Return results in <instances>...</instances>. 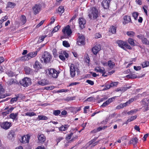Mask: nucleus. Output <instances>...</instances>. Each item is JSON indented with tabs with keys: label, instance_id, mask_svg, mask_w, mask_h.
Returning <instances> with one entry per match:
<instances>
[{
	"label": "nucleus",
	"instance_id": "obj_1",
	"mask_svg": "<svg viewBox=\"0 0 149 149\" xmlns=\"http://www.w3.org/2000/svg\"><path fill=\"white\" fill-rule=\"evenodd\" d=\"M99 12L95 7L91 8L88 12L89 18L92 19H95L98 17Z\"/></svg>",
	"mask_w": 149,
	"mask_h": 149
},
{
	"label": "nucleus",
	"instance_id": "obj_2",
	"mask_svg": "<svg viewBox=\"0 0 149 149\" xmlns=\"http://www.w3.org/2000/svg\"><path fill=\"white\" fill-rule=\"evenodd\" d=\"M47 75L50 77L56 78L58 76L59 73L55 69L53 68H48L46 70Z\"/></svg>",
	"mask_w": 149,
	"mask_h": 149
},
{
	"label": "nucleus",
	"instance_id": "obj_3",
	"mask_svg": "<svg viewBox=\"0 0 149 149\" xmlns=\"http://www.w3.org/2000/svg\"><path fill=\"white\" fill-rule=\"evenodd\" d=\"M52 58V55L48 52H45L42 55L41 59L42 61H43L45 63L50 62Z\"/></svg>",
	"mask_w": 149,
	"mask_h": 149
},
{
	"label": "nucleus",
	"instance_id": "obj_4",
	"mask_svg": "<svg viewBox=\"0 0 149 149\" xmlns=\"http://www.w3.org/2000/svg\"><path fill=\"white\" fill-rule=\"evenodd\" d=\"M20 84L24 87H27L31 84V79L27 77H25L20 81Z\"/></svg>",
	"mask_w": 149,
	"mask_h": 149
},
{
	"label": "nucleus",
	"instance_id": "obj_5",
	"mask_svg": "<svg viewBox=\"0 0 149 149\" xmlns=\"http://www.w3.org/2000/svg\"><path fill=\"white\" fill-rule=\"evenodd\" d=\"M70 66V74L71 77H74L76 74V71L77 70L76 65L73 64H71Z\"/></svg>",
	"mask_w": 149,
	"mask_h": 149
},
{
	"label": "nucleus",
	"instance_id": "obj_6",
	"mask_svg": "<svg viewBox=\"0 0 149 149\" xmlns=\"http://www.w3.org/2000/svg\"><path fill=\"white\" fill-rule=\"evenodd\" d=\"M134 101V99L132 98L126 102L124 103H121L119 105H118L116 107V109H120L123 108L125 107H126Z\"/></svg>",
	"mask_w": 149,
	"mask_h": 149
},
{
	"label": "nucleus",
	"instance_id": "obj_7",
	"mask_svg": "<svg viewBox=\"0 0 149 149\" xmlns=\"http://www.w3.org/2000/svg\"><path fill=\"white\" fill-rule=\"evenodd\" d=\"M14 108L11 106H9L6 107L4 109V111L2 113L3 116H6L10 113H11L14 109Z\"/></svg>",
	"mask_w": 149,
	"mask_h": 149
},
{
	"label": "nucleus",
	"instance_id": "obj_8",
	"mask_svg": "<svg viewBox=\"0 0 149 149\" xmlns=\"http://www.w3.org/2000/svg\"><path fill=\"white\" fill-rule=\"evenodd\" d=\"M30 137V136L29 134L24 135L21 137L20 141L23 143H28L29 142Z\"/></svg>",
	"mask_w": 149,
	"mask_h": 149
},
{
	"label": "nucleus",
	"instance_id": "obj_9",
	"mask_svg": "<svg viewBox=\"0 0 149 149\" xmlns=\"http://www.w3.org/2000/svg\"><path fill=\"white\" fill-rule=\"evenodd\" d=\"M69 56V54L66 51H63L59 56V58L62 61H64L65 58H68Z\"/></svg>",
	"mask_w": 149,
	"mask_h": 149
},
{
	"label": "nucleus",
	"instance_id": "obj_10",
	"mask_svg": "<svg viewBox=\"0 0 149 149\" xmlns=\"http://www.w3.org/2000/svg\"><path fill=\"white\" fill-rule=\"evenodd\" d=\"M62 31L65 34H67L68 36H69L72 33V31L70 28L69 25H68L65 29L62 30Z\"/></svg>",
	"mask_w": 149,
	"mask_h": 149
},
{
	"label": "nucleus",
	"instance_id": "obj_11",
	"mask_svg": "<svg viewBox=\"0 0 149 149\" xmlns=\"http://www.w3.org/2000/svg\"><path fill=\"white\" fill-rule=\"evenodd\" d=\"M79 26L82 29L85 27V25L86 23V21L83 17L79 18L78 20Z\"/></svg>",
	"mask_w": 149,
	"mask_h": 149
},
{
	"label": "nucleus",
	"instance_id": "obj_12",
	"mask_svg": "<svg viewBox=\"0 0 149 149\" xmlns=\"http://www.w3.org/2000/svg\"><path fill=\"white\" fill-rule=\"evenodd\" d=\"M77 43L79 45H84L85 44V37L83 36H79Z\"/></svg>",
	"mask_w": 149,
	"mask_h": 149
},
{
	"label": "nucleus",
	"instance_id": "obj_13",
	"mask_svg": "<svg viewBox=\"0 0 149 149\" xmlns=\"http://www.w3.org/2000/svg\"><path fill=\"white\" fill-rule=\"evenodd\" d=\"M137 36L138 38L141 40L142 42L143 43L149 45V42L146 38L144 37L143 35L140 34Z\"/></svg>",
	"mask_w": 149,
	"mask_h": 149
},
{
	"label": "nucleus",
	"instance_id": "obj_14",
	"mask_svg": "<svg viewBox=\"0 0 149 149\" xmlns=\"http://www.w3.org/2000/svg\"><path fill=\"white\" fill-rule=\"evenodd\" d=\"M41 6L40 5H36L32 8L34 14L35 15L38 13L41 10Z\"/></svg>",
	"mask_w": 149,
	"mask_h": 149
},
{
	"label": "nucleus",
	"instance_id": "obj_15",
	"mask_svg": "<svg viewBox=\"0 0 149 149\" xmlns=\"http://www.w3.org/2000/svg\"><path fill=\"white\" fill-rule=\"evenodd\" d=\"M101 46L100 45L97 44L92 48V51L94 54L96 55L99 51L101 50Z\"/></svg>",
	"mask_w": 149,
	"mask_h": 149
},
{
	"label": "nucleus",
	"instance_id": "obj_16",
	"mask_svg": "<svg viewBox=\"0 0 149 149\" xmlns=\"http://www.w3.org/2000/svg\"><path fill=\"white\" fill-rule=\"evenodd\" d=\"M1 127L5 130L9 129L11 126V123L8 122H4L1 124Z\"/></svg>",
	"mask_w": 149,
	"mask_h": 149
},
{
	"label": "nucleus",
	"instance_id": "obj_17",
	"mask_svg": "<svg viewBox=\"0 0 149 149\" xmlns=\"http://www.w3.org/2000/svg\"><path fill=\"white\" fill-rule=\"evenodd\" d=\"M110 1V0H104L102 1V5L104 9L108 8Z\"/></svg>",
	"mask_w": 149,
	"mask_h": 149
},
{
	"label": "nucleus",
	"instance_id": "obj_18",
	"mask_svg": "<svg viewBox=\"0 0 149 149\" xmlns=\"http://www.w3.org/2000/svg\"><path fill=\"white\" fill-rule=\"evenodd\" d=\"M38 140L39 143H43L45 140V137L42 134H38Z\"/></svg>",
	"mask_w": 149,
	"mask_h": 149
},
{
	"label": "nucleus",
	"instance_id": "obj_19",
	"mask_svg": "<svg viewBox=\"0 0 149 149\" xmlns=\"http://www.w3.org/2000/svg\"><path fill=\"white\" fill-rule=\"evenodd\" d=\"M126 42L120 40H118L117 42V43L118 46L125 50H126V48H125Z\"/></svg>",
	"mask_w": 149,
	"mask_h": 149
},
{
	"label": "nucleus",
	"instance_id": "obj_20",
	"mask_svg": "<svg viewBox=\"0 0 149 149\" xmlns=\"http://www.w3.org/2000/svg\"><path fill=\"white\" fill-rule=\"evenodd\" d=\"M77 131V130L76 129H73L71 130V133L68 134L66 137V139L67 140H69L72 137V136L74 133Z\"/></svg>",
	"mask_w": 149,
	"mask_h": 149
},
{
	"label": "nucleus",
	"instance_id": "obj_21",
	"mask_svg": "<svg viewBox=\"0 0 149 149\" xmlns=\"http://www.w3.org/2000/svg\"><path fill=\"white\" fill-rule=\"evenodd\" d=\"M18 82L16 80L13 78H11L7 82V84L8 86H10L15 84H17Z\"/></svg>",
	"mask_w": 149,
	"mask_h": 149
},
{
	"label": "nucleus",
	"instance_id": "obj_22",
	"mask_svg": "<svg viewBox=\"0 0 149 149\" xmlns=\"http://www.w3.org/2000/svg\"><path fill=\"white\" fill-rule=\"evenodd\" d=\"M69 125H62L61 127H58L59 130L61 131H64L67 130Z\"/></svg>",
	"mask_w": 149,
	"mask_h": 149
},
{
	"label": "nucleus",
	"instance_id": "obj_23",
	"mask_svg": "<svg viewBox=\"0 0 149 149\" xmlns=\"http://www.w3.org/2000/svg\"><path fill=\"white\" fill-rule=\"evenodd\" d=\"M97 137H95L94 139H92L86 145L85 149L87 148L90 147L91 148V147L92 145L93 142H94L96 141L97 139Z\"/></svg>",
	"mask_w": 149,
	"mask_h": 149
},
{
	"label": "nucleus",
	"instance_id": "obj_24",
	"mask_svg": "<svg viewBox=\"0 0 149 149\" xmlns=\"http://www.w3.org/2000/svg\"><path fill=\"white\" fill-rule=\"evenodd\" d=\"M124 21L123 22V24H125L127 23L130 22L131 21L130 17L129 16H125L124 17Z\"/></svg>",
	"mask_w": 149,
	"mask_h": 149
},
{
	"label": "nucleus",
	"instance_id": "obj_25",
	"mask_svg": "<svg viewBox=\"0 0 149 149\" xmlns=\"http://www.w3.org/2000/svg\"><path fill=\"white\" fill-rule=\"evenodd\" d=\"M94 70L96 72H103L104 71V68L100 66H97L95 68Z\"/></svg>",
	"mask_w": 149,
	"mask_h": 149
},
{
	"label": "nucleus",
	"instance_id": "obj_26",
	"mask_svg": "<svg viewBox=\"0 0 149 149\" xmlns=\"http://www.w3.org/2000/svg\"><path fill=\"white\" fill-rule=\"evenodd\" d=\"M26 21V18L24 15H22L20 17V21L19 24L21 25H24Z\"/></svg>",
	"mask_w": 149,
	"mask_h": 149
},
{
	"label": "nucleus",
	"instance_id": "obj_27",
	"mask_svg": "<svg viewBox=\"0 0 149 149\" xmlns=\"http://www.w3.org/2000/svg\"><path fill=\"white\" fill-rule=\"evenodd\" d=\"M37 53L38 51H36L35 52H31L28 54L30 59L36 56L37 55Z\"/></svg>",
	"mask_w": 149,
	"mask_h": 149
},
{
	"label": "nucleus",
	"instance_id": "obj_28",
	"mask_svg": "<svg viewBox=\"0 0 149 149\" xmlns=\"http://www.w3.org/2000/svg\"><path fill=\"white\" fill-rule=\"evenodd\" d=\"M38 84L41 86H45L49 84L48 81L45 79L41 80L38 82Z\"/></svg>",
	"mask_w": 149,
	"mask_h": 149
},
{
	"label": "nucleus",
	"instance_id": "obj_29",
	"mask_svg": "<svg viewBox=\"0 0 149 149\" xmlns=\"http://www.w3.org/2000/svg\"><path fill=\"white\" fill-rule=\"evenodd\" d=\"M138 139L137 138L135 137L132 138L130 141L129 143L130 144H132L134 146H136V144L138 142Z\"/></svg>",
	"mask_w": 149,
	"mask_h": 149
},
{
	"label": "nucleus",
	"instance_id": "obj_30",
	"mask_svg": "<svg viewBox=\"0 0 149 149\" xmlns=\"http://www.w3.org/2000/svg\"><path fill=\"white\" fill-rule=\"evenodd\" d=\"M117 27L114 26H111L109 29V31L112 34H115L116 33Z\"/></svg>",
	"mask_w": 149,
	"mask_h": 149
},
{
	"label": "nucleus",
	"instance_id": "obj_31",
	"mask_svg": "<svg viewBox=\"0 0 149 149\" xmlns=\"http://www.w3.org/2000/svg\"><path fill=\"white\" fill-rule=\"evenodd\" d=\"M130 88V87H120L117 89L116 90V91H121L122 92H124V91H126L127 89L129 88Z\"/></svg>",
	"mask_w": 149,
	"mask_h": 149
},
{
	"label": "nucleus",
	"instance_id": "obj_32",
	"mask_svg": "<svg viewBox=\"0 0 149 149\" xmlns=\"http://www.w3.org/2000/svg\"><path fill=\"white\" fill-rule=\"evenodd\" d=\"M18 114V112L11 113L9 115V117L13 120H15L17 117Z\"/></svg>",
	"mask_w": 149,
	"mask_h": 149
},
{
	"label": "nucleus",
	"instance_id": "obj_33",
	"mask_svg": "<svg viewBox=\"0 0 149 149\" xmlns=\"http://www.w3.org/2000/svg\"><path fill=\"white\" fill-rule=\"evenodd\" d=\"M142 103L144 105L142 107L143 109L145 111H147L148 109V103L144 100L142 101Z\"/></svg>",
	"mask_w": 149,
	"mask_h": 149
},
{
	"label": "nucleus",
	"instance_id": "obj_34",
	"mask_svg": "<svg viewBox=\"0 0 149 149\" xmlns=\"http://www.w3.org/2000/svg\"><path fill=\"white\" fill-rule=\"evenodd\" d=\"M33 68L38 70L41 68V67L40 63L37 61H36L33 65Z\"/></svg>",
	"mask_w": 149,
	"mask_h": 149
},
{
	"label": "nucleus",
	"instance_id": "obj_35",
	"mask_svg": "<svg viewBox=\"0 0 149 149\" xmlns=\"http://www.w3.org/2000/svg\"><path fill=\"white\" fill-rule=\"evenodd\" d=\"M38 120H46L48 119V118L44 115H39L37 118Z\"/></svg>",
	"mask_w": 149,
	"mask_h": 149
},
{
	"label": "nucleus",
	"instance_id": "obj_36",
	"mask_svg": "<svg viewBox=\"0 0 149 149\" xmlns=\"http://www.w3.org/2000/svg\"><path fill=\"white\" fill-rule=\"evenodd\" d=\"M4 92V90L1 85H0V98H3L5 96L3 95V94Z\"/></svg>",
	"mask_w": 149,
	"mask_h": 149
},
{
	"label": "nucleus",
	"instance_id": "obj_37",
	"mask_svg": "<svg viewBox=\"0 0 149 149\" xmlns=\"http://www.w3.org/2000/svg\"><path fill=\"white\" fill-rule=\"evenodd\" d=\"M15 4L14 3L11 2H8L6 8H13L14 7Z\"/></svg>",
	"mask_w": 149,
	"mask_h": 149
},
{
	"label": "nucleus",
	"instance_id": "obj_38",
	"mask_svg": "<svg viewBox=\"0 0 149 149\" xmlns=\"http://www.w3.org/2000/svg\"><path fill=\"white\" fill-rule=\"evenodd\" d=\"M125 77L129 79H134L136 78V76L135 74H130L127 75Z\"/></svg>",
	"mask_w": 149,
	"mask_h": 149
},
{
	"label": "nucleus",
	"instance_id": "obj_39",
	"mask_svg": "<svg viewBox=\"0 0 149 149\" xmlns=\"http://www.w3.org/2000/svg\"><path fill=\"white\" fill-rule=\"evenodd\" d=\"M137 117L136 116H132L130 118L128 119L125 122L126 124H127L129 122H130L132 121H133L136 119Z\"/></svg>",
	"mask_w": 149,
	"mask_h": 149
},
{
	"label": "nucleus",
	"instance_id": "obj_40",
	"mask_svg": "<svg viewBox=\"0 0 149 149\" xmlns=\"http://www.w3.org/2000/svg\"><path fill=\"white\" fill-rule=\"evenodd\" d=\"M25 116L29 117H32V116H36V114L33 112H28L25 113Z\"/></svg>",
	"mask_w": 149,
	"mask_h": 149
},
{
	"label": "nucleus",
	"instance_id": "obj_41",
	"mask_svg": "<svg viewBox=\"0 0 149 149\" xmlns=\"http://www.w3.org/2000/svg\"><path fill=\"white\" fill-rule=\"evenodd\" d=\"M14 133L13 131L10 132H9L8 137L9 138V139H12V138L14 137Z\"/></svg>",
	"mask_w": 149,
	"mask_h": 149
},
{
	"label": "nucleus",
	"instance_id": "obj_42",
	"mask_svg": "<svg viewBox=\"0 0 149 149\" xmlns=\"http://www.w3.org/2000/svg\"><path fill=\"white\" fill-rule=\"evenodd\" d=\"M64 11V9L63 6H60L58 9V12L59 14H62Z\"/></svg>",
	"mask_w": 149,
	"mask_h": 149
},
{
	"label": "nucleus",
	"instance_id": "obj_43",
	"mask_svg": "<svg viewBox=\"0 0 149 149\" xmlns=\"http://www.w3.org/2000/svg\"><path fill=\"white\" fill-rule=\"evenodd\" d=\"M63 45L66 47H69L70 46L69 43L66 41H64L63 42Z\"/></svg>",
	"mask_w": 149,
	"mask_h": 149
},
{
	"label": "nucleus",
	"instance_id": "obj_44",
	"mask_svg": "<svg viewBox=\"0 0 149 149\" xmlns=\"http://www.w3.org/2000/svg\"><path fill=\"white\" fill-rule=\"evenodd\" d=\"M114 65V63L112 62L111 61H108L107 65H108L110 68H113Z\"/></svg>",
	"mask_w": 149,
	"mask_h": 149
},
{
	"label": "nucleus",
	"instance_id": "obj_45",
	"mask_svg": "<svg viewBox=\"0 0 149 149\" xmlns=\"http://www.w3.org/2000/svg\"><path fill=\"white\" fill-rule=\"evenodd\" d=\"M24 70L26 74H29L30 73L31 69L29 67H26L24 68Z\"/></svg>",
	"mask_w": 149,
	"mask_h": 149
},
{
	"label": "nucleus",
	"instance_id": "obj_46",
	"mask_svg": "<svg viewBox=\"0 0 149 149\" xmlns=\"http://www.w3.org/2000/svg\"><path fill=\"white\" fill-rule=\"evenodd\" d=\"M60 28V26L57 25L54 27L53 31H52V33H54L57 31Z\"/></svg>",
	"mask_w": 149,
	"mask_h": 149
},
{
	"label": "nucleus",
	"instance_id": "obj_47",
	"mask_svg": "<svg viewBox=\"0 0 149 149\" xmlns=\"http://www.w3.org/2000/svg\"><path fill=\"white\" fill-rule=\"evenodd\" d=\"M127 34L130 37H132L135 35V33L132 31H128L127 33Z\"/></svg>",
	"mask_w": 149,
	"mask_h": 149
},
{
	"label": "nucleus",
	"instance_id": "obj_48",
	"mask_svg": "<svg viewBox=\"0 0 149 149\" xmlns=\"http://www.w3.org/2000/svg\"><path fill=\"white\" fill-rule=\"evenodd\" d=\"M29 59H30V58L28 54L26 55L22 56L21 58L22 60L25 61L28 60Z\"/></svg>",
	"mask_w": 149,
	"mask_h": 149
},
{
	"label": "nucleus",
	"instance_id": "obj_49",
	"mask_svg": "<svg viewBox=\"0 0 149 149\" xmlns=\"http://www.w3.org/2000/svg\"><path fill=\"white\" fill-rule=\"evenodd\" d=\"M61 113V111L59 110H54L53 111V114L55 116L59 115Z\"/></svg>",
	"mask_w": 149,
	"mask_h": 149
},
{
	"label": "nucleus",
	"instance_id": "obj_50",
	"mask_svg": "<svg viewBox=\"0 0 149 149\" xmlns=\"http://www.w3.org/2000/svg\"><path fill=\"white\" fill-rule=\"evenodd\" d=\"M132 15L134 19L136 20L139 15V13L137 12H134L132 13Z\"/></svg>",
	"mask_w": 149,
	"mask_h": 149
},
{
	"label": "nucleus",
	"instance_id": "obj_51",
	"mask_svg": "<svg viewBox=\"0 0 149 149\" xmlns=\"http://www.w3.org/2000/svg\"><path fill=\"white\" fill-rule=\"evenodd\" d=\"M149 65V62L145 61L142 63V66L143 68L147 67Z\"/></svg>",
	"mask_w": 149,
	"mask_h": 149
},
{
	"label": "nucleus",
	"instance_id": "obj_52",
	"mask_svg": "<svg viewBox=\"0 0 149 149\" xmlns=\"http://www.w3.org/2000/svg\"><path fill=\"white\" fill-rule=\"evenodd\" d=\"M100 141V140H99L95 142V141L94 142H93L92 144V145L91 147V148H92L93 147H94L96 145L98 144Z\"/></svg>",
	"mask_w": 149,
	"mask_h": 149
},
{
	"label": "nucleus",
	"instance_id": "obj_53",
	"mask_svg": "<svg viewBox=\"0 0 149 149\" xmlns=\"http://www.w3.org/2000/svg\"><path fill=\"white\" fill-rule=\"evenodd\" d=\"M18 97H19L18 96H16L12 98L10 100V103H12L15 102H16L17 100Z\"/></svg>",
	"mask_w": 149,
	"mask_h": 149
},
{
	"label": "nucleus",
	"instance_id": "obj_54",
	"mask_svg": "<svg viewBox=\"0 0 149 149\" xmlns=\"http://www.w3.org/2000/svg\"><path fill=\"white\" fill-rule=\"evenodd\" d=\"M128 41L129 43L132 45H134V40L133 39L131 38H129L128 39Z\"/></svg>",
	"mask_w": 149,
	"mask_h": 149
},
{
	"label": "nucleus",
	"instance_id": "obj_55",
	"mask_svg": "<svg viewBox=\"0 0 149 149\" xmlns=\"http://www.w3.org/2000/svg\"><path fill=\"white\" fill-rule=\"evenodd\" d=\"M52 53L54 57H56L58 55L57 53V50L56 49H54L52 50Z\"/></svg>",
	"mask_w": 149,
	"mask_h": 149
},
{
	"label": "nucleus",
	"instance_id": "obj_56",
	"mask_svg": "<svg viewBox=\"0 0 149 149\" xmlns=\"http://www.w3.org/2000/svg\"><path fill=\"white\" fill-rule=\"evenodd\" d=\"M69 91L68 89H62L57 91V93L66 92Z\"/></svg>",
	"mask_w": 149,
	"mask_h": 149
},
{
	"label": "nucleus",
	"instance_id": "obj_57",
	"mask_svg": "<svg viewBox=\"0 0 149 149\" xmlns=\"http://www.w3.org/2000/svg\"><path fill=\"white\" fill-rule=\"evenodd\" d=\"M137 110L136 109H135L133 110H131L130 111H129L128 112V113L129 114H132L135 113H136L137 111Z\"/></svg>",
	"mask_w": 149,
	"mask_h": 149
},
{
	"label": "nucleus",
	"instance_id": "obj_58",
	"mask_svg": "<svg viewBox=\"0 0 149 149\" xmlns=\"http://www.w3.org/2000/svg\"><path fill=\"white\" fill-rule=\"evenodd\" d=\"M54 88V86H47L45 87V89L47 90H52Z\"/></svg>",
	"mask_w": 149,
	"mask_h": 149
},
{
	"label": "nucleus",
	"instance_id": "obj_59",
	"mask_svg": "<svg viewBox=\"0 0 149 149\" xmlns=\"http://www.w3.org/2000/svg\"><path fill=\"white\" fill-rule=\"evenodd\" d=\"M56 18V17L55 16L52 17L50 19L51 22L50 23V24H53Z\"/></svg>",
	"mask_w": 149,
	"mask_h": 149
},
{
	"label": "nucleus",
	"instance_id": "obj_60",
	"mask_svg": "<svg viewBox=\"0 0 149 149\" xmlns=\"http://www.w3.org/2000/svg\"><path fill=\"white\" fill-rule=\"evenodd\" d=\"M44 20H42L36 26V28H38L41 26L44 23Z\"/></svg>",
	"mask_w": 149,
	"mask_h": 149
},
{
	"label": "nucleus",
	"instance_id": "obj_61",
	"mask_svg": "<svg viewBox=\"0 0 149 149\" xmlns=\"http://www.w3.org/2000/svg\"><path fill=\"white\" fill-rule=\"evenodd\" d=\"M118 84V83L117 82H115L111 84L109 87H113V86H116Z\"/></svg>",
	"mask_w": 149,
	"mask_h": 149
},
{
	"label": "nucleus",
	"instance_id": "obj_62",
	"mask_svg": "<svg viewBox=\"0 0 149 149\" xmlns=\"http://www.w3.org/2000/svg\"><path fill=\"white\" fill-rule=\"evenodd\" d=\"M115 99V97H113L112 98H110L107 101L108 102L109 104L111 102H112L113 101V100H114Z\"/></svg>",
	"mask_w": 149,
	"mask_h": 149
},
{
	"label": "nucleus",
	"instance_id": "obj_63",
	"mask_svg": "<svg viewBox=\"0 0 149 149\" xmlns=\"http://www.w3.org/2000/svg\"><path fill=\"white\" fill-rule=\"evenodd\" d=\"M7 74L10 77H13L14 75L13 73V72H12L11 71H10L8 72H7Z\"/></svg>",
	"mask_w": 149,
	"mask_h": 149
},
{
	"label": "nucleus",
	"instance_id": "obj_64",
	"mask_svg": "<svg viewBox=\"0 0 149 149\" xmlns=\"http://www.w3.org/2000/svg\"><path fill=\"white\" fill-rule=\"evenodd\" d=\"M36 149H45V148L43 145H41L38 146Z\"/></svg>",
	"mask_w": 149,
	"mask_h": 149
}]
</instances>
